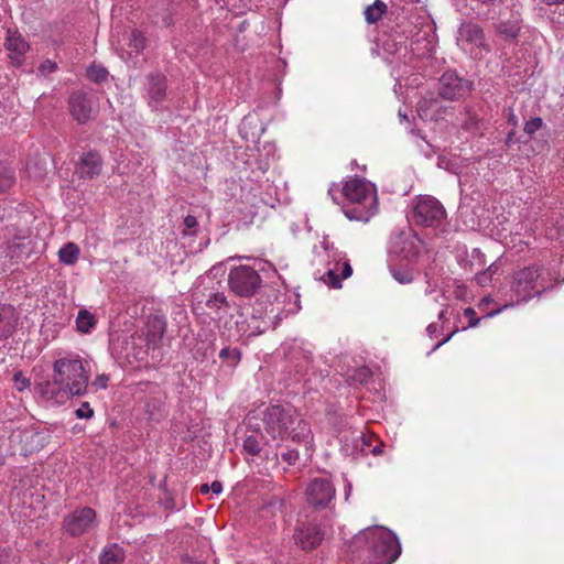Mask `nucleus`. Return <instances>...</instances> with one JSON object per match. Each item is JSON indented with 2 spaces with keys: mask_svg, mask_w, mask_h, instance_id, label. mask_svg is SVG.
<instances>
[{
  "mask_svg": "<svg viewBox=\"0 0 564 564\" xmlns=\"http://www.w3.org/2000/svg\"><path fill=\"white\" fill-rule=\"evenodd\" d=\"M78 253H79V248L73 243V251H72L73 261L75 260V258L77 257Z\"/></svg>",
  "mask_w": 564,
  "mask_h": 564,
  "instance_id": "864d4df0",
  "label": "nucleus"
},
{
  "mask_svg": "<svg viewBox=\"0 0 564 564\" xmlns=\"http://www.w3.org/2000/svg\"><path fill=\"white\" fill-rule=\"evenodd\" d=\"M210 491H212L214 495H219V494L223 491V485H221L219 481H214V482L210 485Z\"/></svg>",
  "mask_w": 564,
  "mask_h": 564,
  "instance_id": "a18cd8bd",
  "label": "nucleus"
},
{
  "mask_svg": "<svg viewBox=\"0 0 564 564\" xmlns=\"http://www.w3.org/2000/svg\"><path fill=\"white\" fill-rule=\"evenodd\" d=\"M347 553L352 564H391L401 554V545L391 530L376 525L356 534Z\"/></svg>",
  "mask_w": 564,
  "mask_h": 564,
  "instance_id": "f257e3e1",
  "label": "nucleus"
},
{
  "mask_svg": "<svg viewBox=\"0 0 564 564\" xmlns=\"http://www.w3.org/2000/svg\"><path fill=\"white\" fill-rule=\"evenodd\" d=\"M260 282L257 270L248 265L231 269L228 278L231 291L240 296H251L259 288Z\"/></svg>",
  "mask_w": 564,
  "mask_h": 564,
  "instance_id": "0eeeda50",
  "label": "nucleus"
},
{
  "mask_svg": "<svg viewBox=\"0 0 564 564\" xmlns=\"http://www.w3.org/2000/svg\"><path fill=\"white\" fill-rule=\"evenodd\" d=\"M422 247V240L411 230L394 235L391 240V252L406 260L415 259Z\"/></svg>",
  "mask_w": 564,
  "mask_h": 564,
  "instance_id": "6e6552de",
  "label": "nucleus"
},
{
  "mask_svg": "<svg viewBox=\"0 0 564 564\" xmlns=\"http://www.w3.org/2000/svg\"><path fill=\"white\" fill-rule=\"evenodd\" d=\"M147 45V39L142 32L132 30L129 35L128 50L122 48L121 57L131 61L137 57Z\"/></svg>",
  "mask_w": 564,
  "mask_h": 564,
  "instance_id": "412c9836",
  "label": "nucleus"
},
{
  "mask_svg": "<svg viewBox=\"0 0 564 564\" xmlns=\"http://www.w3.org/2000/svg\"><path fill=\"white\" fill-rule=\"evenodd\" d=\"M294 539L303 550H312L322 542L323 533L316 525H301L295 530Z\"/></svg>",
  "mask_w": 564,
  "mask_h": 564,
  "instance_id": "dca6fc26",
  "label": "nucleus"
},
{
  "mask_svg": "<svg viewBox=\"0 0 564 564\" xmlns=\"http://www.w3.org/2000/svg\"><path fill=\"white\" fill-rule=\"evenodd\" d=\"M519 30L520 28L517 21L502 22L498 28L499 33L509 39L516 37Z\"/></svg>",
  "mask_w": 564,
  "mask_h": 564,
  "instance_id": "2f4dec72",
  "label": "nucleus"
},
{
  "mask_svg": "<svg viewBox=\"0 0 564 564\" xmlns=\"http://www.w3.org/2000/svg\"><path fill=\"white\" fill-rule=\"evenodd\" d=\"M210 491V486L207 484H204L200 486V492L202 494H208Z\"/></svg>",
  "mask_w": 564,
  "mask_h": 564,
  "instance_id": "3c124183",
  "label": "nucleus"
},
{
  "mask_svg": "<svg viewBox=\"0 0 564 564\" xmlns=\"http://www.w3.org/2000/svg\"><path fill=\"white\" fill-rule=\"evenodd\" d=\"M155 322L160 325V329H161V332H163V327H162V322H161V319H156Z\"/></svg>",
  "mask_w": 564,
  "mask_h": 564,
  "instance_id": "4d7b16f0",
  "label": "nucleus"
},
{
  "mask_svg": "<svg viewBox=\"0 0 564 564\" xmlns=\"http://www.w3.org/2000/svg\"><path fill=\"white\" fill-rule=\"evenodd\" d=\"M59 260L65 264H70V242H67L58 252Z\"/></svg>",
  "mask_w": 564,
  "mask_h": 564,
  "instance_id": "a19ab883",
  "label": "nucleus"
},
{
  "mask_svg": "<svg viewBox=\"0 0 564 564\" xmlns=\"http://www.w3.org/2000/svg\"><path fill=\"white\" fill-rule=\"evenodd\" d=\"M464 315L468 318V327L478 326L480 318L476 317V311L471 307H467L464 310Z\"/></svg>",
  "mask_w": 564,
  "mask_h": 564,
  "instance_id": "ea45409f",
  "label": "nucleus"
},
{
  "mask_svg": "<svg viewBox=\"0 0 564 564\" xmlns=\"http://www.w3.org/2000/svg\"><path fill=\"white\" fill-rule=\"evenodd\" d=\"M497 272V267L491 264L486 271H482L476 275V281L479 285L485 286L492 280L494 273Z\"/></svg>",
  "mask_w": 564,
  "mask_h": 564,
  "instance_id": "f704fd0d",
  "label": "nucleus"
},
{
  "mask_svg": "<svg viewBox=\"0 0 564 564\" xmlns=\"http://www.w3.org/2000/svg\"><path fill=\"white\" fill-rule=\"evenodd\" d=\"M75 414L78 419H90L94 415V411L90 408L89 403L84 402L80 408L75 411Z\"/></svg>",
  "mask_w": 564,
  "mask_h": 564,
  "instance_id": "58836bf2",
  "label": "nucleus"
},
{
  "mask_svg": "<svg viewBox=\"0 0 564 564\" xmlns=\"http://www.w3.org/2000/svg\"><path fill=\"white\" fill-rule=\"evenodd\" d=\"M335 191H337V185L333 184V185L329 187L328 193H329V195L332 196V198H333L334 200H336V197H335V194H334V193H335Z\"/></svg>",
  "mask_w": 564,
  "mask_h": 564,
  "instance_id": "09e8293b",
  "label": "nucleus"
},
{
  "mask_svg": "<svg viewBox=\"0 0 564 564\" xmlns=\"http://www.w3.org/2000/svg\"><path fill=\"white\" fill-rule=\"evenodd\" d=\"M492 302L494 301L490 296H486L478 303V308L484 314V317H494L497 314H499L503 308L509 306L508 304H506L499 308L489 311L488 307Z\"/></svg>",
  "mask_w": 564,
  "mask_h": 564,
  "instance_id": "7c9ffc66",
  "label": "nucleus"
},
{
  "mask_svg": "<svg viewBox=\"0 0 564 564\" xmlns=\"http://www.w3.org/2000/svg\"><path fill=\"white\" fill-rule=\"evenodd\" d=\"M343 195L346 199L343 212L348 219L366 223L377 214L378 196L373 183L350 177L343 186Z\"/></svg>",
  "mask_w": 564,
  "mask_h": 564,
  "instance_id": "7ed1b4c3",
  "label": "nucleus"
},
{
  "mask_svg": "<svg viewBox=\"0 0 564 564\" xmlns=\"http://www.w3.org/2000/svg\"><path fill=\"white\" fill-rule=\"evenodd\" d=\"M13 381L19 391L28 389L31 384L30 379L25 378L21 371L14 373Z\"/></svg>",
  "mask_w": 564,
  "mask_h": 564,
  "instance_id": "e433bc0d",
  "label": "nucleus"
},
{
  "mask_svg": "<svg viewBox=\"0 0 564 564\" xmlns=\"http://www.w3.org/2000/svg\"><path fill=\"white\" fill-rule=\"evenodd\" d=\"M97 102L93 94H77L73 96V119L80 123L90 119L96 110Z\"/></svg>",
  "mask_w": 564,
  "mask_h": 564,
  "instance_id": "2eb2a0df",
  "label": "nucleus"
},
{
  "mask_svg": "<svg viewBox=\"0 0 564 564\" xmlns=\"http://www.w3.org/2000/svg\"><path fill=\"white\" fill-rule=\"evenodd\" d=\"M56 63L47 59L40 65L39 70L41 74L47 75L53 73L56 69Z\"/></svg>",
  "mask_w": 564,
  "mask_h": 564,
  "instance_id": "79ce46f5",
  "label": "nucleus"
},
{
  "mask_svg": "<svg viewBox=\"0 0 564 564\" xmlns=\"http://www.w3.org/2000/svg\"><path fill=\"white\" fill-rule=\"evenodd\" d=\"M542 124H543V122H542L541 118H539V117L531 118L524 124V132L531 135V134L535 133L542 127Z\"/></svg>",
  "mask_w": 564,
  "mask_h": 564,
  "instance_id": "c9c22d12",
  "label": "nucleus"
},
{
  "mask_svg": "<svg viewBox=\"0 0 564 564\" xmlns=\"http://www.w3.org/2000/svg\"><path fill=\"white\" fill-rule=\"evenodd\" d=\"M87 76L95 83H101L107 78L108 72L102 65L93 64L87 69Z\"/></svg>",
  "mask_w": 564,
  "mask_h": 564,
  "instance_id": "c756f323",
  "label": "nucleus"
},
{
  "mask_svg": "<svg viewBox=\"0 0 564 564\" xmlns=\"http://www.w3.org/2000/svg\"><path fill=\"white\" fill-rule=\"evenodd\" d=\"M426 332L429 333L430 336H433V334L437 332V325L435 323L430 324L426 327Z\"/></svg>",
  "mask_w": 564,
  "mask_h": 564,
  "instance_id": "de8ad7c7",
  "label": "nucleus"
},
{
  "mask_svg": "<svg viewBox=\"0 0 564 564\" xmlns=\"http://www.w3.org/2000/svg\"><path fill=\"white\" fill-rule=\"evenodd\" d=\"M235 323L237 325V333H238L239 337H242V336H247V337L257 336V335H259L262 332V329H260L259 326L250 327L247 324V321H246V318L243 317L242 314L239 315V317L236 319Z\"/></svg>",
  "mask_w": 564,
  "mask_h": 564,
  "instance_id": "bb28decb",
  "label": "nucleus"
},
{
  "mask_svg": "<svg viewBox=\"0 0 564 564\" xmlns=\"http://www.w3.org/2000/svg\"><path fill=\"white\" fill-rule=\"evenodd\" d=\"M96 527V512L88 507L73 512V536L89 532Z\"/></svg>",
  "mask_w": 564,
  "mask_h": 564,
  "instance_id": "f3484780",
  "label": "nucleus"
},
{
  "mask_svg": "<svg viewBox=\"0 0 564 564\" xmlns=\"http://www.w3.org/2000/svg\"><path fill=\"white\" fill-rule=\"evenodd\" d=\"M35 392L46 402L64 404L70 398V360L58 358L53 364L50 380L35 382Z\"/></svg>",
  "mask_w": 564,
  "mask_h": 564,
  "instance_id": "20e7f679",
  "label": "nucleus"
},
{
  "mask_svg": "<svg viewBox=\"0 0 564 564\" xmlns=\"http://www.w3.org/2000/svg\"><path fill=\"white\" fill-rule=\"evenodd\" d=\"M444 314H445V311H444V310H442V311L440 312V314H438V318H440V319H442V318L444 317Z\"/></svg>",
  "mask_w": 564,
  "mask_h": 564,
  "instance_id": "6e6d98bb",
  "label": "nucleus"
},
{
  "mask_svg": "<svg viewBox=\"0 0 564 564\" xmlns=\"http://www.w3.org/2000/svg\"><path fill=\"white\" fill-rule=\"evenodd\" d=\"M452 335H448L447 337H445L442 341L437 343L435 345V347L433 348V350L437 349L438 347H441L443 344H445L446 341H448L451 339Z\"/></svg>",
  "mask_w": 564,
  "mask_h": 564,
  "instance_id": "8fccbe9b",
  "label": "nucleus"
},
{
  "mask_svg": "<svg viewBox=\"0 0 564 564\" xmlns=\"http://www.w3.org/2000/svg\"><path fill=\"white\" fill-rule=\"evenodd\" d=\"M351 484L348 481L347 478H345V499L348 500L350 494H351Z\"/></svg>",
  "mask_w": 564,
  "mask_h": 564,
  "instance_id": "49530a36",
  "label": "nucleus"
},
{
  "mask_svg": "<svg viewBox=\"0 0 564 564\" xmlns=\"http://www.w3.org/2000/svg\"><path fill=\"white\" fill-rule=\"evenodd\" d=\"M421 111H423L422 108L419 109V117H423V113Z\"/></svg>",
  "mask_w": 564,
  "mask_h": 564,
  "instance_id": "bf43d9fd",
  "label": "nucleus"
},
{
  "mask_svg": "<svg viewBox=\"0 0 564 564\" xmlns=\"http://www.w3.org/2000/svg\"><path fill=\"white\" fill-rule=\"evenodd\" d=\"M14 173L7 165L0 164V192L9 189L14 183Z\"/></svg>",
  "mask_w": 564,
  "mask_h": 564,
  "instance_id": "c85d7f7f",
  "label": "nucleus"
},
{
  "mask_svg": "<svg viewBox=\"0 0 564 564\" xmlns=\"http://www.w3.org/2000/svg\"><path fill=\"white\" fill-rule=\"evenodd\" d=\"M107 382H108V377L102 375V376H99L95 379V381L93 382V384L95 387H97L98 389H105L107 387Z\"/></svg>",
  "mask_w": 564,
  "mask_h": 564,
  "instance_id": "37998d69",
  "label": "nucleus"
},
{
  "mask_svg": "<svg viewBox=\"0 0 564 564\" xmlns=\"http://www.w3.org/2000/svg\"><path fill=\"white\" fill-rule=\"evenodd\" d=\"M446 218L443 205L431 196H422L416 199L410 219L420 226L438 228Z\"/></svg>",
  "mask_w": 564,
  "mask_h": 564,
  "instance_id": "423d86ee",
  "label": "nucleus"
},
{
  "mask_svg": "<svg viewBox=\"0 0 564 564\" xmlns=\"http://www.w3.org/2000/svg\"><path fill=\"white\" fill-rule=\"evenodd\" d=\"M390 272L400 284H408L413 281L412 270L408 267H390Z\"/></svg>",
  "mask_w": 564,
  "mask_h": 564,
  "instance_id": "cd10ccee",
  "label": "nucleus"
},
{
  "mask_svg": "<svg viewBox=\"0 0 564 564\" xmlns=\"http://www.w3.org/2000/svg\"><path fill=\"white\" fill-rule=\"evenodd\" d=\"M283 459L288 462L289 464H294L297 459V453L295 452H289L282 455Z\"/></svg>",
  "mask_w": 564,
  "mask_h": 564,
  "instance_id": "c03bdc74",
  "label": "nucleus"
},
{
  "mask_svg": "<svg viewBox=\"0 0 564 564\" xmlns=\"http://www.w3.org/2000/svg\"><path fill=\"white\" fill-rule=\"evenodd\" d=\"M399 116H400L401 118H403V119H406V116H405V115H402V112H401V111L399 112Z\"/></svg>",
  "mask_w": 564,
  "mask_h": 564,
  "instance_id": "13d9d810",
  "label": "nucleus"
},
{
  "mask_svg": "<svg viewBox=\"0 0 564 564\" xmlns=\"http://www.w3.org/2000/svg\"><path fill=\"white\" fill-rule=\"evenodd\" d=\"M198 223L195 216L187 215L184 219V235L192 236L195 232Z\"/></svg>",
  "mask_w": 564,
  "mask_h": 564,
  "instance_id": "4c0bfd02",
  "label": "nucleus"
},
{
  "mask_svg": "<svg viewBox=\"0 0 564 564\" xmlns=\"http://www.w3.org/2000/svg\"><path fill=\"white\" fill-rule=\"evenodd\" d=\"M4 48L8 51L11 64L19 67L23 64L24 56L30 50V45L18 30L8 29L4 40Z\"/></svg>",
  "mask_w": 564,
  "mask_h": 564,
  "instance_id": "f8f14e48",
  "label": "nucleus"
},
{
  "mask_svg": "<svg viewBox=\"0 0 564 564\" xmlns=\"http://www.w3.org/2000/svg\"><path fill=\"white\" fill-rule=\"evenodd\" d=\"M219 357L223 360H226L229 366H235L240 360V352L238 349H231V348H224L219 352Z\"/></svg>",
  "mask_w": 564,
  "mask_h": 564,
  "instance_id": "473e14b6",
  "label": "nucleus"
},
{
  "mask_svg": "<svg viewBox=\"0 0 564 564\" xmlns=\"http://www.w3.org/2000/svg\"><path fill=\"white\" fill-rule=\"evenodd\" d=\"M73 395L86 391L93 370V361L73 357Z\"/></svg>",
  "mask_w": 564,
  "mask_h": 564,
  "instance_id": "4468645a",
  "label": "nucleus"
},
{
  "mask_svg": "<svg viewBox=\"0 0 564 564\" xmlns=\"http://www.w3.org/2000/svg\"><path fill=\"white\" fill-rule=\"evenodd\" d=\"M387 6L381 0H376L372 6L368 7L365 11L366 20L369 23L379 21L382 14L386 12Z\"/></svg>",
  "mask_w": 564,
  "mask_h": 564,
  "instance_id": "a878e982",
  "label": "nucleus"
},
{
  "mask_svg": "<svg viewBox=\"0 0 564 564\" xmlns=\"http://www.w3.org/2000/svg\"><path fill=\"white\" fill-rule=\"evenodd\" d=\"M97 325L96 316L88 310H79L76 316V330L80 334H90Z\"/></svg>",
  "mask_w": 564,
  "mask_h": 564,
  "instance_id": "b1692460",
  "label": "nucleus"
},
{
  "mask_svg": "<svg viewBox=\"0 0 564 564\" xmlns=\"http://www.w3.org/2000/svg\"><path fill=\"white\" fill-rule=\"evenodd\" d=\"M18 313L11 305L0 307V340L10 337L17 326Z\"/></svg>",
  "mask_w": 564,
  "mask_h": 564,
  "instance_id": "6ab92c4d",
  "label": "nucleus"
},
{
  "mask_svg": "<svg viewBox=\"0 0 564 564\" xmlns=\"http://www.w3.org/2000/svg\"><path fill=\"white\" fill-rule=\"evenodd\" d=\"M470 90V83L458 77V75L448 70L440 79V95L445 99H456L463 97Z\"/></svg>",
  "mask_w": 564,
  "mask_h": 564,
  "instance_id": "9d476101",
  "label": "nucleus"
},
{
  "mask_svg": "<svg viewBox=\"0 0 564 564\" xmlns=\"http://www.w3.org/2000/svg\"><path fill=\"white\" fill-rule=\"evenodd\" d=\"M305 496L311 506L324 508L335 497V488L328 479L315 478L308 484Z\"/></svg>",
  "mask_w": 564,
  "mask_h": 564,
  "instance_id": "1a4fd4ad",
  "label": "nucleus"
},
{
  "mask_svg": "<svg viewBox=\"0 0 564 564\" xmlns=\"http://www.w3.org/2000/svg\"><path fill=\"white\" fill-rule=\"evenodd\" d=\"M18 437L25 454L37 452L44 446L45 436L34 430L21 431Z\"/></svg>",
  "mask_w": 564,
  "mask_h": 564,
  "instance_id": "aec40b11",
  "label": "nucleus"
},
{
  "mask_svg": "<svg viewBox=\"0 0 564 564\" xmlns=\"http://www.w3.org/2000/svg\"><path fill=\"white\" fill-rule=\"evenodd\" d=\"M206 306L215 314V317L221 318L219 312L227 307L226 296L223 293H214L206 301Z\"/></svg>",
  "mask_w": 564,
  "mask_h": 564,
  "instance_id": "393cba45",
  "label": "nucleus"
},
{
  "mask_svg": "<svg viewBox=\"0 0 564 564\" xmlns=\"http://www.w3.org/2000/svg\"><path fill=\"white\" fill-rule=\"evenodd\" d=\"M149 96L151 102H159L165 96L166 83L162 74L149 76Z\"/></svg>",
  "mask_w": 564,
  "mask_h": 564,
  "instance_id": "4be33fe9",
  "label": "nucleus"
},
{
  "mask_svg": "<svg viewBox=\"0 0 564 564\" xmlns=\"http://www.w3.org/2000/svg\"><path fill=\"white\" fill-rule=\"evenodd\" d=\"M351 274L352 269L348 259H346L345 254L340 253L333 264L329 263V268L322 280L329 286L337 289L341 286V281L349 278Z\"/></svg>",
  "mask_w": 564,
  "mask_h": 564,
  "instance_id": "ddd939ff",
  "label": "nucleus"
},
{
  "mask_svg": "<svg viewBox=\"0 0 564 564\" xmlns=\"http://www.w3.org/2000/svg\"><path fill=\"white\" fill-rule=\"evenodd\" d=\"M124 557L123 549L117 543H113L104 547L99 561L100 564H122Z\"/></svg>",
  "mask_w": 564,
  "mask_h": 564,
  "instance_id": "5701e85b",
  "label": "nucleus"
},
{
  "mask_svg": "<svg viewBox=\"0 0 564 564\" xmlns=\"http://www.w3.org/2000/svg\"><path fill=\"white\" fill-rule=\"evenodd\" d=\"M547 6L560 4L564 0H543Z\"/></svg>",
  "mask_w": 564,
  "mask_h": 564,
  "instance_id": "603ef678",
  "label": "nucleus"
},
{
  "mask_svg": "<svg viewBox=\"0 0 564 564\" xmlns=\"http://www.w3.org/2000/svg\"><path fill=\"white\" fill-rule=\"evenodd\" d=\"M457 41L464 51L477 57L484 45V34L478 25L465 23L459 28Z\"/></svg>",
  "mask_w": 564,
  "mask_h": 564,
  "instance_id": "9b49d317",
  "label": "nucleus"
},
{
  "mask_svg": "<svg viewBox=\"0 0 564 564\" xmlns=\"http://www.w3.org/2000/svg\"><path fill=\"white\" fill-rule=\"evenodd\" d=\"M510 121L512 122V124H517V118L513 113L510 115Z\"/></svg>",
  "mask_w": 564,
  "mask_h": 564,
  "instance_id": "5fc2aeb1",
  "label": "nucleus"
},
{
  "mask_svg": "<svg viewBox=\"0 0 564 564\" xmlns=\"http://www.w3.org/2000/svg\"><path fill=\"white\" fill-rule=\"evenodd\" d=\"M543 268L528 267L518 271L514 275L512 283V290L520 301L531 299L534 294L539 295L542 291L551 288L553 284H560L563 281L560 280V270H550L544 272Z\"/></svg>",
  "mask_w": 564,
  "mask_h": 564,
  "instance_id": "39448f33",
  "label": "nucleus"
},
{
  "mask_svg": "<svg viewBox=\"0 0 564 564\" xmlns=\"http://www.w3.org/2000/svg\"><path fill=\"white\" fill-rule=\"evenodd\" d=\"M102 162L98 153L88 152L80 158L77 172L82 178H93L101 171Z\"/></svg>",
  "mask_w": 564,
  "mask_h": 564,
  "instance_id": "a211bd4d",
  "label": "nucleus"
},
{
  "mask_svg": "<svg viewBox=\"0 0 564 564\" xmlns=\"http://www.w3.org/2000/svg\"><path fill=\"white\" fill-rule=\"evenodd\" d=\"M243 449L250 455H258L261 451L260 442L256 436H248L243 441Z\"/></svg>",
  "mask_w": 564,
  "mask_h": 564,
  "instance_id": "72a5a7b5",
  "label": "nucleus"
},
{
  "mask_svg": "<svg viewBox=\"0 0 564 564\" xmlns=\"http://www.w3.org/2000/svg\"><path fill=\"white\" fill-rule=\"evenodd\" d=\"M262 422L265 433L274 441L291 440L311 445L313 435L308 422L290 404H272L265 408Z\"/></svg>",
  "mask_w": 564,
  "mask_h": 564,
  "instance_id": "f03ea898",
  "label": "nucleus"
}]
</instances>
